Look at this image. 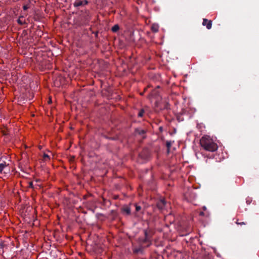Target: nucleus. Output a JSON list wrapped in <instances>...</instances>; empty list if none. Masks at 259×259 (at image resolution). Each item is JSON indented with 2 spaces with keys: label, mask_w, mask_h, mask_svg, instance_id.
<instances>
[{
  "label": "nucleus",
  "mask_w": 259,
  "mask_h": 259,
  "mask_svg": "<svg viewBox=\"0 0 259 259\" xmlns=\"http://www.w3.org/2000/svg\"><path fill=\"white\" fill-rule=\"evenodd\" d=\"M200 144L203 149L209 152H214L218 148L217 144L208 136H203L200 140Z\"/></svg>",
  "instance_id": "1"
},
{
  "label": "nucleus",
  "mask_w": 259,
  "mask_h": 259,
  "mask_svg": "<svg viewBox=\"0 0 259 259\" xmlns=\"http://www.w3.org/2000/svg\"><path fill=\"white\" fill-rule=\"evenodd\" d=\"M202 25L205 26L208 29H210L212 26V21L204 18L203 19Z\"/></svg>",
  "instance_id": "2"
},
{
  "label": "nucleus",
  "mask_w": 259,
  "mask_h": 259,
  "mask_svg": "<svg viewBox=\"0 0 259 259\" xmlns=\"http://www.w3.org/2000/svg\"><path fill=\"white\" fill-rule=\"evenodd\" d=\"M88 2L86 0H83V1L77 0L74 2L73 5L75 7H79L81 6L86 5L88 4Z\"/></svg>",
  "instance_id": "3"
},
{
  "label": "nucleus",
  "mask_w": 259,
  "mask_h": 259,
  "mask_svg": "<svg viewBox=\"0 0 259 259\" xmlns=\"http://www.w3.org/2000/svg\"><path fill=\"white\" fill-rule=\"evenodd\" d=\"M145 238L144 240V242H148V244L147 245V246H149L150 244H151L150 238H148L147 232V231H144Z\"/></svg>",
  "instance_id": "4"
},
{
  "label": "nucleus",
  "mask_w": 259,
  "mask_h": 259,
  "mask_svg": "<svg viewBox=\"0 0 259 259\" xmlns=\"http://www.w3.org/2000/svg\"><path fill=\"white\" fill-rule=\"evenodd\" d=\"M119 29V27L118 25H114L111 28L113 32H115Z\"/></svg>",
  "instance_id": "5"
},
{
  "label": "nucleus",
  "mask_w": 259,
  "mask_h": 259,
  "mask_svg": "<svg viewBox=\"0 0 259 259\" xmlns=\"http://www.w3.org/2000/svg\"><path fill=\"white\" fill-rule=\"evenodd\" d=\"M151 30L152 31L156 32L158 31V26L157 25H153L151 27Z\"/></svg>",
  "instance_id": "6"
},
{
  "label": "nucleus",
  "mask_w": 259,
  "mask_h": 259,
  "mask_svg": "<svg viewBox=\"0 0 259 259\" xmlns=\"http://www.w3.org/2000/svg\"><path fill=\"white\" fill-rule=\"evenodd\" d=\"M18 23L20 25H23L25 23V20H23V17H20L18 20Z\"/></svg>",
  "instance_id": "7"
},
{
  "label": "nucleus",
  "mask_w": 259,
  "mask_h": 259,
  "mask_svg": "<svg viewBox=\"0 0 259 259\" xmlns=\"http://www.w3.org/2000/svg\"><path fill=\"white\" fill-rule=\"evenodd\" d=\"M236 223L237 224V225H240L241 226H242V225H245L246 224V223L245 222H241V221H240L239 220L237 219L236 221Z\"/></svg>",
  "instance_id": "8"
},
{
  "label": "nucleus",
  "mask_w": 259,
  "mask_h": 259,
  "mask_svg": "<svg viewBox=\"0 0 259 259\" xmlns=\"http://www.w3.org/2000/svg\"><path fill=\"white\" fill-rule=\"evenodd\" d=\"M6 167V164L1 163L0 164V173H2L4 168Z\"/></svg>",
  "instance_id": "9"
},
{
  "label": "nucleus",
  "mask_w": 259,
  "mask_h": 259,
  "mask_svg": "<svg viewBox=\"0 0 259 259\" xmlns=\"http://www.w3.org/2000/svg\"><path fill=\"white\" fill-rule=\"evenodd\" d=\"M144 113V110H143V109L141 110L138 113V116L140 117H142L143 116Z\"/></svg>",
  "instance_id": "10"
},
{
  "label": "nucleus",
  "mask_w": 259,
  "mask_h": 259,
  "mask_svg": "<svg viewBox=\"0 0 259 259\" xmlns=\"http://www.w3.org/2000/svg\"><path fill=\"white\" fill-rule=\"evenodd\" d=\"M166 146L167 147L168 151L169 150L171 146V142L169 141L166 142Z\"/></svg>",
  "instance_id": "11"
},
{
  "label": "nucleus",
  "mask_w": 259,
  "mask_h": 259,
  "mask_svg": "<svg viewBox=\"0 0 259 259\" xmlns=\"http://www.w3.org/2000/svg\"><path fill=\"white\" fill-rule=\"evenodd\" d=\"M44 158L46 160V158L47 159H49V156L48 154H44Z\"/></svg>",
  "instance_id": "12"
},
{
  "label": "nucleus",
  "mask_w": 259,
  "mask_h": 259,
  "mask_svg": "<svg viewBox=\"0 0 259 259\" xmlns=\"http://www.w3.org/2000/svg\"><path fill=\"white\" fill-rule=\"evenodd\" d=\"M124 211L127 213V214H130V208H126L125 209H124Z\"/></svg>",
  "instance_id": "13"
},
{
  "label": "nucleus",
  "mask_w": 259,
  "mask_h": 259,
  "mask_svg": "<svg viewBox=\"0 0 259 259\" xmlns=\"http://www.w3.org/2000/svg\"><path fill=\"white\" fill-rule=\"evenodd\" d=\"M29 8V6L28 5H24L23 7V9L24 10H26Z\"/></svg>",
  "instance_id": "14"
},
{
  "label": "nucleus",
  "mask_w": 259,
  "mask_h": 259,
  "mask_svg": "<svg viewBox=\"0 0 259 259\" xmlns=\"http://www.w3.org/2000/svg\"><path fill=\"white\" fill-rule=\"evenodd\" d=\"M141 209V207L140 206H136V210L138 211Z\"/></svg>",
  "instance_id": "15"
},
{
  "label": "nucleus",
  "mask_w": 259,
  "mask_h": 259,
  "mask_svg": "<svg viewBox=\"0 0 259 259\" xmlns=\"http://www.w3.org/2000/svg\"><path fill=\"white\" fill-rule=\"evenodd\" d=\"M200 215H204V213H203V212H201L200 213Z\"/></svg>",
  "instance_id": "16"
},
{
  "label": "nucleus",
  "mask_w": 259,
  "mask_h": 259,
  "mask_svg": "<svg viewBox=\"0 0 259 259\" xmlns=\"http://www.w3.org/2000/svg\"><path fill=\"white\" fill-rule=\"evenodd\" d=\"M147 88H145V89H144V92H145L146 91V90H147Z\"/></svg>",
  "instance_id": "17"
},
{
  "label": "nucleus",
  "mask_w": 259,
  "mask_h": 259,
  "mask_svg": "<svg viewBox=\"0 0 259 259\" xmlns=\"http://www.w3.org/2000/svg\"><path fill=\"white\" fill-rule=\"evenodd\" d=\"M246 202L249 203V201L247 200V201H246Z\"/></svg>",
  "instance_id": "18"
},
{
  "label": "nucleus",
  "mask_w": 259,
  "mask_h": 259,
  "mask_svg": "<svg viewBox=\"0 0 259 259\" xmlns=\"http://www.w3.org/2000/svg\"><path fill=\"white\" fill-rule=\"evenodd\" d=\"M246 202L249 203V201L247 200V201H246Z\"/></svg>",
  "instance_id": "19"
},
{
  "label": "nucleus",
  "mask_w": 259,
  "mask_h": 259,
  "mask_svg": "<svg viewBox=\"0 0 259 259\" xmlns=\"http://www.w3.org/2000/svg\"><path fill=\"white\" fill-rule=\"evenodd\" d=\"M203 209H204V210H205V209H206V207H203Z\"/></svg>",
  "instance_id": "20"
}]
</instances>
